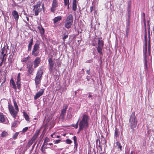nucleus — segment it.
Segmentation results:
<instances>
[{
	"label": "nucleus",
	"instance_id": "e2e57ef3",
	"mask_svg": "<svg viewBox=\"0 0 154 154\" xmlns=\"http://www.w3.org/2000/svg\"><path fill=\"white\" fill-rule=\"evenodd\" d=\"M143 23H146V18H143Z\"/></svg>",
	"mask_w": 154,
	"mask_h": 154
},
{
	"label": "nucleus",
	"instance_id": "dca6fc26",
	"mask_svg": "<svg viewBox=\"0 0 154 154\" xmlns=\"http://www.w3.org/2000/svg\"><path fill=\"white\" fill-rule=\"evenodd\" d=\"M12 14L17 23L19 18V15L18 12L14 10L12 11Z\"/></svg>",
	"mask_w": 154,
	"mask_h": 154
},
{
	"label": "nucleus",
	"instance_id": "680f3d73",
	"mask_svg": "<svg viewBox=\"0 0 154 154\" xmlns=\"http://www.w3.org/2000/svg\"><path fill=\"white\" fill-rule=\"evenodd\" d=\"M148 35H150V29H148Z\"/></svg>",
	"mask_w": 154,
	"mask_h": 154
},
{
	"label": "nucleus",
	"instance_id": "393cba45",
	"mask_svg": "<svg viewBox=\"0 0 154 154\" xmlns=\"http://www.w3.org/2000/svg\"><path fill=\"white\" fill-rule=\"evenodd\" d=\"M38 29H39V31L41 34L42 35L44 34L45 30L43 27L41 26H38Z\"/></svg>",
	"mask_w": 154,
	"mask_h": 154
},
{
	"label": "nucleus",
	"instance_id": "ddd939ff",
	"mask_svg": "<svg viewBox=\"0 0 154 154\" xmlns=\"http://www.w3.org/2000/svg\"><path fill=\"white\" fill-rule=\"evenodd\" d=\"M48 64L49 65V70L52 72L53 70V67L54 65V61L51 58H50L48 59Z\"/></svg>",
	"mask_w": 154,
	"mask_h": 154
},
{
	"label": "nucleus",
	"instance_id": "a19ab883",
	"mask_svg": "<svg viewBox=\"0 0 154 154\" xmlns=\"http://www.w3.org/2000/svg\"><path fill=\"white\" fill-rule=\"evenodd\" d=\"M65 115L60 114L59 116V119L62 120V121H63L64 119Z\"/></svg>",
	"mask_w": 154,
	"mask_h": 154
},
{
	"label": "nucleus",
	"instance_id": "864d4df0",
	"mask_svg": "<svg viewBox=\"0 0 154 154\" xmlns=\"http://www.w3.org/2000/svg\"><path fill=\"white\" fill-rule=\"evenodd\" d=\"M90 69L89 68L88 69H87L86 70V72L89 75L90 74Z\"/></svg>",
	"mask_w": 154,
	"mask_h": 154
},
{
	"label": "nucleus",
	"instance_id": "13d9d810",
	"mask_svg": "<svg viewBox=\"0 0 154 154\" xmlns=\"http://www.w3.org/2000/svg\"><path fill=\"white\" fill-rule=\"evenodd\" d=\"M100 148V149L101 150H102V147L101 146L100 144V141H99V145L98 146Z\"/></svg>",
	"mask_w": 154,
	"mask_h": 154
},
{
	"label": "nucleus",
	"instance_id": "412c9836",
	"mask_svg": "<svg viewBox=\"0 0 154 154\" xmlns=\"http://www.w3.org/2000/svg\"><path fill=\"white\" fill-rule=\"evenodd\" d=\"M68 106L66 105L64 106L63 109L61 110V114L65 115H66V112Z\"/></svg>",
	"mask_w": 154,
	"mask_h": 154
},
{
	"label": "nucleus",
	"instance_id": "09e8293b",
	"mask_svg": "<svg viewBox=\"0 0 154 154\" xmlns=\"http://www.w3.org/2000/svg\"><path fill=\"white\" fill-rule=\"evenodd\" d=\"M17 123V121H15L12 124V127H14L16 125Z\"/></svg>",
	"mask_w": 154,
	"mask_h": 154
},
{
	"label": "nucleus",
	"instance_id": "3c124183",
	"mask_svg": "<svg viewBox=\"0 0 154 154\" xmlns=\"http://www.w3.org/2000/svg\"><path fill=\"white\" fill-rule=\"evenodd\" d=\"M147 26H148V29H150V26H149V20H148L147 21Z\"/></svg>",
	"mask_w": 154,
	"mask_h": 154
},
{
	"label": "nucleus",
	"instance_id": "20e7f679",
	"mask_svg": "<svg viewBox=\"0 0 154 154\" xmlns=\"http://www.w3.org/2000/svg\"><path fill=\"white\" fill-rule=\"evenodd\" d=\"M40 42L39 41H37L34 45L32 52V55L34 57L38 56L39 54Z\"/></svg>",
	"mask_w": 154,
	"mask_h": 154
},
{
	"label": "nucleus",
	"instance_id": "bf43d9fd",
	"mask_svg": "<svg viewBox=\"0 0 154 154\" xmlns=\"http://www.w3.org/2000/svg\"><path fill=\"white\" fill-rule=\"evenodd\" d=\"M36 142H35V143H34V144L33 145V146H32V149H33L34 147H35V146L36 144Z\"/></svg>",
	"mask_w": 154,
	"mask_h": 154
},
{
	"label": "nucleus",
	"instance_id": "7ed1b4c3",
	"mask_svg": "<svg viewBox=\"0 0 154 154\" xmlns=\"http://www.w3.org/2000/svg\"><path fill=\"white\" fill-rule=\"evenodd\" d=\"M129 121L130 127L132 129L134 130L136 127L137 122L135 112H133L130 116Z\"/></svg>",
	"mask_w": 154,
	"mask_h": 154
},
{
	"label": "nucleus",
	"instance_id": "6e6552de",
	"mask_svg": "<svg viewBox=\"0 0 154 154\" xmlns=\"http://www.w3.org/2000/svg\"><path fill=\"white\" fill-rule=\"evenodd\" d=\"M98 46L97 47V50L98 53L100 55H103V50L104 46V42L102 40V37L98 38Z\"/></svg>",
	"mask_w": 154,
	"mask_h": 154
},
{
	"label": "nucleus",
	"instance_id": "2f4dec72",
	"mask_svg": "<svg viewBox=\"0 0 154 154\" xmlns=\"http://www.w3.org/2000/svg\"><path fill=\"white\" fill-rule=\"evenodd\" d=\"M13 103H14V106L15 107V109L16 110H19V108H18V106H17V103L16 101L15 100H13Z\"/></svg>",
	"mask_w": 154,
	"mask_h": 154
},
{
	"label": "nucleus",
	"instance_id": "8fccbe9b",
	"mask_svg": "<svg viewBox=\"0 0 154 154\" xmlns=\"http://www.w3.org/2000/svg\"><path fill=\"white\" fill-rule=\"evenodd\" d=\"M28 127H26L24 128H23L22 131L23 133H25L28 130Z\"/></svg>",
	"mask_w": 154,
	"mask_h": 154
},
{
	"label": "nucleus",
	"instance_id": "bb28decb",
	"mask_svg": "<svg viewBox=\"0 0 154 154\" xmlns=\"http://www.w3.org/2000/svg\"><path fill=\"white\" fill-rule=\"evenodd\" d=\"M116 145L117 147V148L119 149V151H121L122 150V146H121V143L119 142H117L116 143Z\"/></svg>",
	"mask_w": 154,
	"mask_h": 154
},
{
	"label": "nucleus",
	"instance_id": "774afa93",
	"mask_svg": "<svg viewBox=\"0 0 154 154\" xmlns=\"http://www.w3.org/2000/svg\"><path fill=\"white\" fill-rule=\"evenodd\" d=\"M24 14L26 16H27V14L25 12L24 13Z\"/></svg>",
	"mask_w": 154,
	"mask_h": 154
},
{
	"label": "nucleus",
	"instance_id": "9d476101",
	"mask_svg": "<svg viewBox=\"0 0 154 154\" xmlns=\"http://www.w3.org/2000/svg\"><path fill=\"white\" fill-rule=\"evenodd\" d=\"M58 3L57 0H53L52 6L51 8V11L54 13L56 10V8L58 6Z\"/></svg>",
	"mask_w": 154,
	"mask_h": 154
},
{
	"label": "nucleus",
	"instance_id": "79ce46f5",
	"mask_svg": "<svg viewBox=\"0 0 154 154\" xmlns=\"http://www.w3.org/2000/svg\"><path fill=\"white\" fill-rule=\"evenodd\" d=\"M64 5L66 6L68 4L69 5V0H64Z\"/></svg>",
	"mask_w": 154,
	"mask_h": 154
},
{
	"label": "nucleus",
	"instance_id": "5701e85b",
	"mask_svg": "<svg viewBox=\"0 0 154 154\" xmlns=\"http://www.w3.org/2000/svg\"><path fill=\"white\" fill-rule=\"evenodd\" d=\"M62 19V17L60 16H58L56 17H54L53 20V22L55 24L56 23L60 21Z\"/></svg>",
	"mask_w": 154,
	"mask_h": 154
},
{
	"label": "nucleus",
	"instance_id": "338daca9",
	"mask_svg": "<svg viewBox=\"0 0 154 154\" xmlns=\"http://www.w3.org/2000/svg\"><path fill=\"white\" fill-rule=\"evenodd\" d=\"M92 97V96L91 95L89 94V95L88 96V97Z\"/></svg>",
	"mask_w": 154,
	"mask_h": 154
},
{
	"label": "nucleus",
	"instance_id": "473e14b6",
	"mask_svg": "<svg viewBox=\"0 0 154 154\" xmlns=\"http://www.w3.org/2000/svg\"><path fill=\"white\" fill-rule=\"evenodd\" d=\"M2 62H4V63L5 64L6 63V57H5V56H6V54H4L3 55H2Z\"/></svg>",
	"mask_w": 154,
	"mask_h": 154
},
{
	"label": "nucleus",
	"instance_id": "f8f14e48",
	"mask_svg": "<svg viewBox=\"0 0 154 154\" xmlns=\"http://www.w3.org/2000/svg\"><path fill=\"white\" fill-rule=\"evenodd\" d=\"M40 57H36L33 62V65L34 68H36L38 66L41 62Z\"/></svg>",
	"mask_w": 154,
	"mask_h": 154
},
{
	"label": "nucleus",
	"instance_id": "423d86ee",
	"mask_svg": "<svg viewBox=\"0 0 154 154\" xmlns=\"http://www.w3.org/2000/svg\"><path fill=\"white\" fill-rule=\"evenodd\" d=\"M41 2L40 1H38L36 3V4L33 6V8L32 9V11L34 13L33 15L35 16H38L39 13L41 12L42 8L40 7L41 6Z\"/></svg>",
	"mask_w": 154,
	"mask_h": 154
},
{
	"label": "nucleus",
	"instance_id": "f704fd0d",
	"mask_svg": "<svg viewBox=\"0 0 154 154\" xmlns=\"http://www.w3.org/2000/svg\"><path fill=\"white\" fill-rule=\"evenodd\" d=\"M68 37V34H64V36L62 38V39L63 41V43L65 44V39L67 38Z\"/></svg>",
	"mask_w": 154,
	"mask_h": 154
},
{
	"label": "nucleus",
	"instance_id": "9b49d317",
	"mask_svg": "<svg viewBox=\"0 0 154 154\" xmlns=\"http://www.w3.org/2000/svg\"><path fill=\"white\" fill-rule=\"evenodd\" d=\"M43 73V72L42 68L41 67L39 68L36 73L35 78L41 80Z\"/></svg>",
	"mask_w": 154,
	"mask_h": 154
},
{
	"label": "nucleus",
	"instance_id": "4be33fe9",
	"mask_svg": "<svg viewBox=\"0 0 154 154\" xmlns=\"http://www.w3.org/2000/svg\"><path fill=\"white\" fill-rule=\"evenodd\" d=\"M72 10L75 11L77 9V0H73L72 5Z\"/></svg>",
	"mask_w": 154,
	"mask_h": 154
},
{
	"label": "nucleus",
	"instance_id": "a878e982",
	"mask_svg": "<svg viewBox=\"0 0 154 154\" xmlns=\"http://www.w3.org/2000/svg\"><path fill=\"white\" fill-rule=\"evenodd\" d=\"M23 115L26 121L29 122L30 119L29 117V116L27 114V113L25 111L23 112Z\"/></svg>",
	"mask_w": 154,
	"mask_h": 154
},
{
	"label": "nucleus",
	"instance_id": "7c9ffc66",
	"mask_svg": "<svg viewBox=\"0 0 154 154\" xmlns=\"http://www.w3.org/2000/svg\"><path fill=\"white\" fill-rule=\"evenodd\" d=\"M41 80L40 79H37L35 78V84L36 86L38 85L41 83Z\"/></svg>",
	"mask_w": 154,
	"mask_h": 154
},
{
	"label": "nucleus",
	"instance_id": "72a5a7b5",
	"mask_svg": "<svg viewBox=\"0 0 154 154\" xmlns=\"http://www.w3.org/2000/svg\"><path fill=\"white\" fill-rule=\"evenodd\" d=\"M8 135V133L7 132L4 131H3L2 134H1V137H6V136H7Z\"/></svg>",
	"mask_w": 154,
	"mask_h": 154
},
{
	"label": "nucleus",
	"instance_id": "a211bd4d",
	"mask_svg": "<svg viewBox=\"0 0 154 154\" xmlns=\"http://www.w3.org/2000/svg\"><path fill=\"white\" fill-rule=\"evenodd\" d=\"M33 37H32V38L30 39L29 42V43L28 45V52H29L31 51L32 48V46L33 44Z\"/></svg>",
	"mask_w": 154,
	"mask_h": 154
},
{
	"label": "nucleus",
	"instance_id": "37998d69",
	"mask_svg": "<svg viewBox=\"0 0 154 154\" xmlns=\"http://www.w3.org/2000/svg\"><path fill=\"white\" fill-rule=\"evenodd\" d=\"M129 26H127L126 28V35L128 36L129 33Z\"/></svg>",
	"mask_w": 154,
	"mask_h": 154
},
{
	"label": "nucleus",
	"instance_id": "0eeeda50",
	"mask_svg": "<svg viewBox=\"0 0 154 154\" xmlns=\"http://www.w3.org/2000/svg\"><path fill=\"white\" fill-rule=\"evenodd\" d=\"M8 104L9 111L13 118L14 119H16L19 110H16L15 109H14L13 106L11 103H8Z\"/></svg>",
	"mask_w": 154,
	"mask_h": 154
},
{
	"label": "nucleus",
	"instance_id": "1a4fd4ad",
	"mask_svg": "<svg viewBox=\"0 0 154 154\" xmlns=\"http://www.w3.org/2000/svg\"><path fill=\"white\" fill-rule=\"evenodd\" d=\"M26 66L27 69L28 75H32V73L35 68H34V66H33V64L31 63L27 64Z\"/></svg>",
	"mask_w": 154,
	"mask_h": 154
},
{
	"label": "nucleus",
	"instance_id": "052dcab7",
	"mask_svg": "<svg viewBox=\"0 0 154 154\" xmlns=\"http://www.w3.org/2000/svg\"><path fill=\"white\" fill-rule=\"evenodd\" d=\"M143 18H145V15L144 13H143Z\"/></svg>",
	"mask_w": 154,
	"mask_h": 154
},
{
	"label": "nucleus",
	"instance_id": "e433bc0d",
	"mask_svg": "<svg viewBox=\"0 0 154 154\" xmlns=\"http://www.w3.org/2000/svg\"><path fill=\"white\" fill-rule=\"evenodd\" d=\"M29 19L27 16H26V17H24V21L26 23H28V22H29Z\"/></svg>",
	"mask_w": 154,
	"mask_h": 154
},
{
	"label": "nucleus",
	"instance_id": "aec40b11",
	"mask_svg": "<svg viewBox=\"0 0 154 154\" xmlns=\"http://www.w3.org/2000/svg\"><path fill=\"white\" fill-rule=\"evenodd\" d=\"M40 130L38 129L37 130L34 134V135L32 136V137L33 138L36 140L38 137L39 134V133H40Z\"/></svg>",
	"mask_w": 154,
	"mask_h": 154
},
{
	"label": "nucleus",
	"instance_id": "4468645a",
	"mask_svg": "<svg viewBox=\"0 0 154 154\" xmlns=\"http://www.w3.org/2000/svg\"><path fill=\"white\" fill-rule=\"evenodd\" d=\"M21 73H19L17 77V80L16 82V84L17 88L20 89L21 88Z\"/></svg>",
	"mask_w": 154,
	"mask_h": 154
},
{
	"label": "nucleus",
	"instance_id": "a18cd8bd",
	"mask_svg": "<svg viewBox=\"0 0 154 154\" xmlns=\"http://www.w3.org/2000/svg\"><path fill=\"white\" fill-rule=\"evenodd\" d=\"M66 142L67 144H70L72 143V141L70 139H67L66 140Z\"/></svg>",
	"mask_w": 154,
	"mask_h": 154
},
{
	"label": "nucleus",
	"instance_id": "6e6d98bb",
	"mask_svg": "<svg viewBox=\"0 0 154 154\" xmlns=\"http://www.w3.org/2000/svg\"><path fill=\"white\" fill-rule=\"evenodd\" d=\"M93 6H91L90 7V12L91 13H92L93 11Z\"/></svg>",
	"mask_w": 154,
	"mask_h": 154
},
{
	"label": "nucleus",
	"instance_id": "603ef678",
	"mask_svg": "<svg viewBox=\"0 0 154 154\" xmlns=\"http://www.w3.org/2000/svg\"><path fill=\"white\" fill-rule=\"evenodd\" d=\"M60 141H61V140L59 139V140H56L55 141H54V142L55 144H57V143H60Z\"/></svg>",
	"mask_w": 154,
	"mask_h": 154
},
{
	"label": "nucleus",
	"instance_id": "c03bdc74",
	"mask_svg": "<svg viewBox=\"0 0 154 154\" xmlns=\"http://www.w3.org/2000/svg\"><path fill=\"white\" fill-rule=\"evenodd\" d=\"M131 8V5L130 3H128V12H130V9Z\"/></svg>",
	"mask_w": 154,
	"mask_h": 154
},
{
	"label": "nucleus",
	"instance_id": "6ab92c4d",
	"mask_svg": "<svg viewBox=\"0 0 154 154\" xmlns=\"http://www.w3.org/2000/svg\"><path fill=\"white\" fill-rule=\"evenodd\" d=\"M35 140L33 138H32L29 140V141L28 142L27 146L26 147L29 148L30 147V146L32 145L33 143L35 141Z\"/></svg>",
	"mask_w": 154,
	"mask_h": 154
},
{
	"label": "nucleus",
	"instance_id": "4d7b16f0",
	"mask_svg": "<svg viewBox=\"0 0 154 154\" xmlns=\"http://www.w3.org/2000/svg\"><path fill=\"white\" fill-rule=\"evenodd\" d=\"M83 130V128H82V129H80V127H79V130H78V132H77V133L78 134L81 131H82Z\"/></svg>",
	"mask_w": 154,
	"mask_h": 154
},
{
	"label": "nucleus",
	"instance_id": "cd10ccee",
	"mask_svg": "<svg viewBox=\"0 0 154 154\" xmlns=\"http://www.w3.org/2000/svg\"><path fill=\"white\" fill-rule=\"evenodd\" d=\"M73 139L74 141V146L75 148L76 147V148H77V146H78V143L77 141V138L76 137L74 136L73 137Z\"/></svg>",
	"mask_w": 154,
	"mask_h": 154
},
{
	"label": "nucleus",
	"instance_id": "c756f323",
	"mask_svg": "<svg viewBox=\"0 0 154 154\" xmlns=\"http://www.w3.org/2000/svg\"><path fill=\"white\" fill-rule=\"evenodd\" d=\"M45 146V144L43 143L40 149V150L44 154H45L46 153L45 149L44 148V146Z\"/></svg>",
	"mask_w": 154,
	"mask_h": 154
},
{
	"label": "nucleus",
	"instance_id": "f03ea898",
	"mask_svg": "<svg viewBox=\"0 0 154 154\" xmlns=\"http://www.w3.org/2000/svg\"><path fill=\"white\" fill-rule=\"evenodd\" d=\"M89 119V117L88 115L84 114L83 115L82 119L79 124V126L80 129L82 128L86 129L88 128Z\"/></svg>",
	"mask_w": 154,
	"mask_h": 154
},
{
	"label": "nucleus",
	"instance_id": "b1692460",
	"mask_svg": "<svg viewBox=\"0 0 154 154\" xmlns=\"http://www.w3.org/2000/svg\"><path fill=\"white\" fill-rule=\"evenodd\" d=\"M5 115L2 113H0V122L2 123L5 122Z\"/></svg>",
	"mask_w": 154,
	"mask_h": 154
},
{
	"label": "nucleus",
	"instance_id": "c85d7f7f",
	"mask_svg": "<svg viewBox=\"0 0 154 154\" xmlns=\"http://www.w3.org/2000/svg\"><path fill=\"white\" fill-rule=\"evenodd\" d=\"M119 130H118L117 128H115V133H114L115 136L116 137H119Z\"/></svg>",
	"mask_w": 154,
	"mask_h": 154
},
{
	"label": "nucleus",
	"instance_id": "0e129e2a",
	"mask_svg": "<svg viewBox=\"0 0 154 154\" xmlns=\"http://www.w3.org/2000/svg\"><path fill=\"white\" fill-rule=\"evenodd\" d=\"M69 4H68L67 5V9H69Z\"/></svg>",
	"mask_w": 154,
	"mask_h": 154
},
{
	"label": "nucleus",
	"instance_id": "39448f33",
	"mask_svg": "<svg viewBox=\"0 0 154 154\" xmlns=\"http://www.w3.org/2000/svg\"><path fill=\"white\" fill-rule=\"evenodd\" d=\"M73 20L72 15L69 14L66 17L64 22V27L67 29L70 28L72 25Z\"/></svg>",
	"mask_w": 154,
	"mask_h": 154
},
{
	"label": "nucleus",
	"instance_id": "5fc2aeb1",
	"mask_svg": "<svg viewBox=\"0 0 154 154\" xmlns=\"http://www.w3.org/2000/svg\"><path fill=\"white\" fill-rule=\"evenodd\" d=\"M79 119L78 120V121L77 122V123H76V124L75 125V127L76 128H78V122H79Z\"/></svg>",
	"mask_w": 154,
	"mask_h": 154
},
{
	"label": "nucleus",
	"instance_id": "69168bd1",
	"mask_svg": "<svg viewBox=\"0 0 154 154\" xmlns=\"http://www.w3.org/2000/svg\"><path fill=\"white\" fill-rule=\"evenodd\" d=\"M54 134H52L51 135V137L52 138H54Z\"/></svg>",
	"mask_w": 154,
	"mask_h": 154
},
{
	"label": "nucleus",
	"instance_id": "f3484780",
	"mask_svg": "<svg viewBox=\"0 0 154 154\" xmlns=\"http://www.w3.org/2000/svg\"><path fill=\"white\" fill-rule=\"evenodd\" d=\"M10 85L12 86V87L16 91L17 89V87L13 79V78H12L10 82Z\"/></svg>",
	"mask_w": 154,
	"mask_h": 154
},
{
	"label": "nucleus",
	"instance_id": "4c0bfd02",
	"mask_svg": "<svg viewBox=\"0 0 154 154\" xmlns=\"http://www.w3.org/2000/svg\"><path fill=\"white\" fill-rule=\"evenodd\" d=\"M12 56L11 55H10L9 58L8 59V63L10 64L12 62Z\"/></svg>",
	"mask_w": 154,
	"mask_h": 154
},
{
	"label": "nucleus",
	"instance_id": "49530a36",
	"mask_svg": "<svg viewBox=\"0 0 154 154\" xmlns=\"http://www.w3.org/2000/svg\"><path fill=\"white\" fill-rule=\"evenodd\" d=\"M49 141V139L47 137H46L45 138V140L44 141V142L43 143H47V142Z\"/></svg>",
	"mask_w": 154,
	"mask_h": 154
},
{
	"label": "nucleus",
	"instance_id": "de8ad7c7",
	"mask_svg": "<svg viewBox=\"0 0 154 154\" xmlns=\"http://www.w3.org/2000/svg\"><path fill=\"white\" fill-rule=\"evenodd\" d=\"M150 42L149 40L148 41V51L149 52H150Z\"/></svg>",
	"mask_w": 154,
	"mask_h": 154
},
{
	"label": "nucleus",
	"instance_id": "ea45409f",
	"mask_svg": "<svg viewBox=\"0 0 154 154\" xmlns=\"http://www.w3.org/2000/svg\"><path fill=\"white\" fill-rule=\"evenodd\" d=\"M19 134V132H16L15 133V134L13 136V138L14 139H16L17 137V136Z\"/></svg>",
	"mask_w": 154,
	"mask_h": 154
},
{
	"label": "nucleus",
	"instance_id": "58836bf2",
	"mask_svg": "<svg viewBox=\"0 0 154 154\" xmlns=\"http://www.w3.org/2000/svg\"><path fill=\"white\" fill-rule=\"evenodd\" d=\"M5 47H3L1 49V54L2 55H3L4 54H6V53H5Z\"/></svg>",
	"mask_w": 154,
	"mask_h": 154
},
{
	"label": "nucleus",
	"instance_id": "2eb2a0df",
	"mask_svg": "<svg viewBox=\"0 0 154 154\" xmlns=\"http://www.w3.org/2000/svg\"><path fill=\"white\" fill-rule=\"evenodd\" d=\"M44 89H41L38 92L36 93L35 95L34 96V99L36 100L42 95L44 92Z\"/></svg>",
	"mask_w": 154,
	"mask_h": 154
},
{
	"label": "nucleus",
	"instance_id": "f257e3e1",
	"mask_svg": "<svg viewBox=\"0 0 154 154\" xmlns=\"http://www.w3.org/2000/svg\"><path fill=\"white\" fill-rule=\"evenodd\" d=\"M144 26L145 27V35H144V39L145 41V53H144V67L146 71H148V68L147 65V55L146 54L147 52V32L146 29V22L144 23Z\"/></svg>",
	"mask_w": 154,
	"mask_h": 154
},
{
	"label": "nucleus",
	"instance_id": "c9c22d12",
	"mask_svg": "<svg viewBox=\"0 0 154 154\" xmlns=\"http://www.w3.org/2000/svg\"><path fill=\"white\" fill-rule=\"evenodd\" d=\"M29 58L30 57L29 56H28L26 57H25L22 60V61L23 62L25 63H26Z\"/></svg>",
	"mask_w": 154,
	"mask_h": 154
}]
</instances>
